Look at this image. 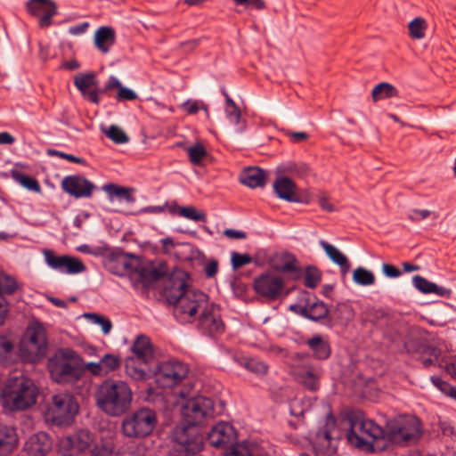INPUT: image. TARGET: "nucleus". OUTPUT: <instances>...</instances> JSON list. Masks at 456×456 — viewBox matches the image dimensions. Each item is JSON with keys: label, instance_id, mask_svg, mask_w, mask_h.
<instances>
[{"label": "nucleus", "instance_id": "16", "mask_svg": "<svg viewBox=\"0 0 456 456\" xmlns=\"http://www.w3.org/2000/svg\"><path fill=\"white\" fill-rule=\"evenodd\" d=\"M45 258L47 265L61 273L77 274L86 271L85 264L77 257L68 255L55 256L53 251L46 250Z\"/></svg>", "mask_w": 456, "mask_h": 456}, {"label": "nucleus", "instance_id": "3", "mask_svg": "<svg viewBox=\"0 0 456 456\" xmlns=\"http://www.w3.org/2000/svg\"><path fill=\"white\" fill-rule=\"evenodd\" d=\"M348 421L350 428L346 433V438L351 444L358 448H372L374 441L387 439L386 431L370 419L350 416Z\"/></svg>", "mask_w": 456, "mask_h": 456}, {"label": "nucleus", "instance_id": "41", "mask_svg": "<svg viewBox=\"0 0 456 456\" xmlns=\"http://www.w3.org/2000/svg\"><path fill=\"white\" fill-rule=\"evenodd\" d=\"M103 372L106 375L117 370L121 366V358L119 355L106 354L101 358Z\"/></svg>", "mask_w": 456, "mask_h": 456}, {"label": "nucleus", "instance_id": "54", "mask_svg": "<svg viewBox=\"0 0 456 456\" xmlns=\"http://www.w3.org/2000/svg\"><path fill=\"white\" fill-rule=\"evenodd\" d=\"M183 108L191 115L196 114L199 110H203L208 116V106L202 102L188 100L183 104Z\"/></svg>", "mask_w": 456, "mask_h": 456}, {"label": "nucleus", "instance_id": "19", "mask_svg": "<svg viewBox=\"0 0 456 456\" xmlns=\"http://www.w3.org/2000/svg\"><path fill=\"white\" fill-rule=\"evenodd\" d=\"M189 290L187 289L185 273L180 272L172 274L165 281L163 295L167 301L175 307L182 297Z\"/></svg>", "mask_w": 456, "mask_h": 456}, {"label": "nucleus", "instance_id": "5", "mask_svg": "<svg viewBox=\"0 0 456 456\" xmlns=\"http://www.w3.org/2000/svg\"><path fill=\"white\" fill-rule=\"evenodd\" d=\"M77 357L70 348L59 350L48 361V370L52 379L57 383H69L80 379L81 369L70 361Z\"/></svg>", "mask_w": 456, "mask_h": 456}, {"label": "nucleus", "instance_id": "7", "mask_svg": "<svg viewBox=\"0 0 456 456\" xmlns=\"http://www.w3.org/2000/svg\"><path fill=\"white\" fill-rule=\"evenodd\" d=\"M158 422L156 412L149 408H140L122 420V432L130 438H143L150 436Z\"/></svg>", "mask_w": 456, "mask_h": 456}, {"label": "nucleus", "instance_id": "40", "mask_svg": "<svg viewBox=\"0 0 456 456\" xmlns=\"http://www.w3.org/2000/svg\"><path fill=\"white\" fill-rule=\"evenodd\" d=\"M353 281L361 286H370L374 284L375 276L370 271L357 267L353 273Z\"/></svg>", "mask_w": 456, "mask_h": 456}, {"label": "nucleus", "instance_id": "4", "mask_svg": "<svg viewBox=\"0 0 456 456\" xmlns=\"http://www.w3.org/2000/svg\"><path fill=\"white\" fill-rule=\"evenodd\" d=\"M47 352L46 331L40 323L29 325L20 343V355L28 362H37L45 357Z\"/></svg>", "mask_w": 456, "mask_h": 456}, {"label": "nucleus", "instance_id": "31", "mask_svg": "<svg viewBox=\"0 0 456 456\" xmlns=\"http://www.w3.org/2000/svg\"><path fill=\"white\" fill-rule=\"evenodd\" d=\"M258 447L253 443L243 441L232 443L225 451L224 456H256Z\"/></svg>", "mask_w": 456, "mask_h": 456}, {"label": "nucleus", "instance_id": "21", "mask_svg": "<svg viewBox=\"0 0 456 456\" xmlns=\"http://www.w3.org/2000/svg\"><path fill=\"white\" fill-rule=\"evenodd\" d=\"M62 189L75 198H85L92 195L94 185L80 175H69L61 182Z\"/></svg>", "mask_w": 456, "mask_h": 456}, {"label": "nucleus", "instance_id": "35", "mask_svg": "<svg viewBox=\"0 0 456 456\" xmlns=\"http://www.w3.org/2000/svg\"><path fill=\"white\" fill-rule=\"evenodd\" d=\"M428 29V23L425 19L421 17L414 18L408 24V34L409 37L413 40L423 39L426 36Z\"/></svg>", "mask_w": 456, "mask_h": 456}, {"label": "nucleus", "instance_id": "14", "mask_svg": "<svg viewBox=\"0 0 456 456\" xmlns=\"http://www.w3.org/2000/svg\"><path fill=\"white\" fill-rule=\"evenodd\" d=\"M140 265L139 258L123 251H113L104 259L105 268L118 276L133 274Z\"/></svg>", "mask_w": 456, "mask_h": 456}, {"label": "nucleus", "instance_id": "22", "mask_svg": "<svg viewBox=\"0 0 456 456\" xmlns=\"http://www.w3.org/2000/svg\"><path fill=\"white\" fill-rule=\"evenodd\" d=\"M75 86L81 92L82 95L90 102L99 103V91L97 81L94 73H79L74 77Z\"/></svg>", "mask_w": 456, "mask_h": 456}, {"label": "nucleus", "instance_id": "25", "mask_svg": "<svg viewBox=\"0 0 456 456\" xmlns=\"http://www.w3.org/2000/svg\"><path fill=\"white\" fill-rule=\"evenodd\" d=\"M273 190L276 195L289 202H300V199L297 196V185L289 178L286 176L278 177L273 183Z\"/></svg>", "mask_w": 456, "mask_h": 456}, {"label": "nucleus", "instance_id": "45", "mask_svg": "<svg viewBox=\"0 0 456 456\" xmlns=\"http://www.w3.org/2000/svg\"><path fill=\"white\" fill-rule=\"evenodd\" d=\"M104 134L115 143L122 144L128 142L129 138L126 133L117 126H110L108 129L104 130Z\"/></svg>", "mask_w": 456, "mask_h": 456}, {"label": "nucleus", "instance_id": "38", "mask_svg": "<svg viewBox=\"0 0 456 456\" xmlns=\"http://www.w3.org/2000/svg\"><path fill=\"white\" fill-rule=\"evenodd\" d=\"M104 191L110 196H117L120 199H124L128 203L134 202L135 200L132 195V192L134 191V188H126L110 183L104 186Z\"/></svg>", "mask_w": 456, "mask_h": 456}, {"label": "nucleus", "instance_id": "8", "mask_svg": "<svg viewBox=\"0 0 456 456\" xmlns=\"http://www.w3.org/2000/svg\"><path fill=\"white\" fill-rule=\"evenodd\" d=\"M78 410V403L72 395L60 393L52 397L47 415L58 426L69 425L74 420Z\"/></svg>", "mask_w": 456, "mask_h": 456}, {"label": "nucleus", "instance_id": "11", "mask_svg": "<svg viewBox=\"0 0 456 456\" xmlns=\"http://www.w3.org/2000/svg\"><path fill=\"white\" fill-rule=\"evenodd\" d=\"M214 413V403L210 398L196 396L189 399L182 408V416L187 426L200 424Z\"/></svg>", "mask_w": 456, "mask_h": 456}, {"label": "nucleus", "instance_id": "28", "mask_svg": "<svg viewBox=\"0 0 456 456\" xmlns=\"http://www.w3.org/2000/svg\"><path fill=\"white\" fill-rule=\"evenodd\" d=\"M18 444V436L12 427L0 425V454L12 452Z\"/></svg>", "mask_w": 456, "mask_h": 456}, {"label": "nucleus", "instance_id": "23", "mask_svg": "<svg viewBox=\"0 0 456 456\" xmlns=\"http://www.w3.org/2000/svg\"><path fill=\"white\" fill-rule=\"evenodd\" d=\"M51 449L52 440L45 432L31 436L24 445V451L28 456H45Z\"/></svg>", "mask_w": 456, "mask_h": 456}, {"label": "nucleus", "instance_id": "53", "mask_svg": "<svg viewBox=\"0 0 456 456\" xmlns=\"http://www.w3.org/2000/svg\"><path fill=\"white\" fill-rule=\"evenodd\" d=\"M13 349L12 343L4 336H0V363H6Z\"/></svg>", "mask_w": 456, "mask_h": 456}, {"label": "nucleus", "instance_id": "34", "mask_svg": "<svg viewBox=\"0 0 456 456\" xmlns=\"http://www.w3.org/2000/svg\"><path fill=\"white\" fill-rule=\"evenodd\" d=\"M71 447L79 452L86 451L93 442V435L89 430H78L74 436L68 438Z\"/></svg>", "mask_w": 456, "mask_h": 456}, {"label": "nucleus", "instance_id": "46", "mask_svg": "<svg viewBox=\"0 0 456 456\" xmlns=\"http://www.w3.org/2000/svg\"><path fill=\"white\" fill-rule=\"evenodd\" d=\"M243 366L249 371L256 374V375H264L268 370V366L262 361L250 358L245 360Z\"/></svg>", "mask_w": 456, "mask_h": 456}, {"label": "nucleus", "instance_id": "26", "mask_svg": "<svg viewBox=\"0 0 456 456\" xmlns=\"http://www.w3.org/2000/svg\"><path fill=\"white\" fill-rule=\"evenodd\" d=\"M116 42L115 31L110 27H101L94 34V44L98 50L107 53Z\"/></svg>", "mask_w": 456, "mask_h": 456}, {"label": "nucleus", "instance_id": "64", "mask_svg": "<svg viewBox=\"0 0 456 456\" xmlns=\"http://www.w3.org/2000/svg\"><path fill=\"white\" fill-rule=\"evenodd\" d=\"M218 271V262L215 259L210 260L204 267V273L207 277H214Z\"/></svg>", "mask_w": 456, "mask_h": 456}, {"label": "nucleus", "instance_id": "6", "mask_svg": "<svg viewBox=\"0 0 456 456\" xmlns=\"http://www.w3.org/2000/svg\"><path fill=\"white\" fill-rule=\"evenodd\" d=\"M420 435V422L415 416H399L387 423V440L394 444L406 445L417 441Z\"/></svg>", "mask_w": 456, "mask_h": 456}, {"label": "nucleus", "instance_id": "9", "mask_svg": "<svg viewBox=\"0 0 456 456\" xmlns=\"http://www.w3.org/2000/svg\"><path fill=\"white\" fill-rule=\"evenodd\" d=\"M291 374L294 379L311 391H316L320 387L321 369L310 364L305 354L297 353L291 356Z\"/></svg>", "mask_w": 456, "mask_h": 456}, {"label": "nucleus", "instance_id": "42", "mask_svg": "<svg viewBox=\"0 0 456 456\" xmlns=\"http://www.w3.org/2000/svg\"><path fill=\"white\" fill-rule=\"evenodd\" d=\"M190 161L193 165H200L203 159L207 156V151L203 144L197 142L186 149Z\"/></svg>", "mask_w": 456, "mask_h": 456}, {"label": "nucleus", "instance_id": "43", "mask_svg": "<svg viewBox=\"0 0 456 456\" xmlns=\"http://www.w3.org/2000/svg\"><path fill=\"white\" fill-rule=\"evenodd\" d=\"M16 281L12 277L7 275L3 271H0V296L3 297L4 294H13L16 291Z\"/></svg>", "mask_w": 456, "mask_h": 456}, {"label": "nucleus", "instance_id": "27", "mask_svg": "<svg viewBox=\"0 0 456 456\" xmlns=\"http://www.w3.org/2000/svg\"><path fill=\"white\" fill-rule=\"evenodd\" d=\"M265 172L258 167H248L241 173L240 181L248 187H263L265 184Z\"/></svg>", "mask_w": 456, "mask_h": 456}, {"label": "nucleus", "instance_id": "55", "mask_svg": "<svg viewBox=\"0 0 456 456\" xmlns=\"http://www.w3.org/2000/svg\"><path fill=\"white\" fill-rule=\"evenodd\" d=\"M251 262V257L248 254H240L233 252L232 254V265L234 269H238L243 265H246Z\"/></svg>", "mask_w": 456, "mask_h": 456}, {"label": "nucleus", "instance_id": "44", "mask_svg": "<svg viewBox=\"0 0 456 456\" xmlns=\"http://www.w3.org/2000/svg\"><path fill=\"white\" fill-rule=\"evenodd\" d=\"M178 214L185 217L187 219L195 221V222H205L206 221V214L204 212H199L194 207L187 206L181 207L178 208Z\"/></svg>", "mask_w": 456, "mask_h": 456}, {"label": "nucleus", "instance_id": "10", "mask_svg": "<svg viewBox=\"0 0 456 456\" xmlns=\"http://www.w3.org/2000/svg\"><path fill=\"white\" fill-rule=\"evenodd\" d=\"M209 305L207 294L200 290L190 289L174 307V314L181 321L189 322L191 318L199 316L203 311H206Z\"/></svg>", "mask_w": 456, "mask_h": 456}, {"label": "nucleus", "instance_id": "61", "mask_svg": "<svg viewBox=\"0 0 456 456\" xmlns=\"http://www.w3.org/2000/svg\"><path fill=\"white\" fill-rule=\"evenodd\" d=\"M237 5L251 6L256 10H263L265 8L264 0H233Z\"/></svg>", "mask_w": 456, "mask_h": 456}, {"label": "nucleus", "instance_id": "59", "mask_svg": "<svg viewBox=\"0 0 456 456\" xmlns=\"http://www.w3.org/2000/svg\"><path fill=\"white\" fill-rule=\"evenodd\" d=\"M117 99L119 101H134L137 99V94L132 89L122 86L118 91Z\"/></svg>", "mask_w": 456, "mask_h": 456}, {"label": "nucleus", "instance_id": "51", "mask_svg": "<svg viewBox=\"0 0 456 456\" xmlns=\"http://www.w3.org/2000/svg\"><path fill=\"white\" fill-rule=\"evenodd\" d=\"M86 316L94 323L100 325L105 335L110 332L112 323L110 319L97 314H87Z\"/></svg>", "mask_w": 456, "mask_h": 456}, {"label": "nucleus", "instance_id": "18", "mask_svg": "<svg viewBox=\"0 0 456 456\" xmlns=\"http://www.w3.org/2000/svg\"><path fill=\"white\" fill-rule=\"evenodd\" d=\"M198 329L204 334L214 336L220 334L224 330V325L221 320L218 308L214 305H209V307L203 311L199 315Z\"/></svg>", "mask_w": 456, "mask_h": 456}, {"label": "nucleus", "instance_id": "33", "mask_svg": "<svg viewBox=\"0 0 456 456\" xmlns=\"http://www.w3.org/2000/svg\"><path fill=\"white\" fill-rule=\"evenodd\" d=\"M399 93L395 86L387 82H381L375 86L371 91V98L374 102L379 101L398 97Z\"/></svg>", "mask_w": 456, "mask_h": 456}, {"label": "nucleus", "instance_id": "62", "mask_svg": "<svg viewBox=\"0 0 456 456\" xmlns=\"http://www.w3.org/2000/svg\"><path fill=\"white\" fill-rule=\"evenodd\" d=\"M85 370L94 376H105L101 360L98 362H88L85 364Z\"/></svg>", "mask_w": 456, "mask_h": 456}, {"label": "nucleus", "instance_id": "13", "mask_svg": "<svg viewBox=\"0 0 456 456\" xmlns=\"http://www.w3.org/2000/svg\"><path fill=\"white\" fill-rule=\"evenodd\" d=\"M188 366L178 360L161 362L158 365L157 381L163 387H175L182 383L188 376Z\"/></svg>", "mask_w": 456, "mask_h": 456}, {"label": "nucleus", "instance_id": "49", "mask_svg": "<svg viewBox=\"0 0 456 456\" xmlns=\"http://www.w3.org/2000/svg\"><path fill=\"white\" fill-rule=\"evenodd\" d=\"M431 381L443 394L456 399V387L436 376L431 377Z\"/></svg>", "mask_w": 456, "mask_h": 456}, {"label": "nucleus", "instance_id": "47", "mask_svg": "<svg viewBox=\"0 0 456 456\" xmlns=\"http://www.w3.org/2000/svg\"><path fill=\"white\" fill-rule=\"evenodd\" d=\"M281 172L286 174L296 175L297 176H304L308 173V167L305 164H297V163H287L285 165L281 166Z\"/></svg>", "mask_w": 456, "mask_h": 456}, {"label": "nucleus", "instance_id": "32", "mask_svg": "<svg viewBox=\"0 0 456 456\" xmlns=\"http://www.w3.org/2000/svg\"><path fill=\"white\" fill-rule=\"evenodd\" d=\"M307 346L314 353V356L319 360H326L330 355V346L328 341L321 336H315L306 341Z\"/></svg>", "mask_w": 456, "mask_h": 456}, {"label": "nucleus", "instance_id": "60", "mask_svg": "<svg viewBox=\"0 0 456 456\" xmlns=\"http://www.w3.org/2000/svg\"><path fill=\"white\" fill-rule=\"evenodd\" d=\"M318 203L322 209L327 212L335 211V207L330 202L327 193L321 192L318 196Z\"/></svg>", "mask_w": 456, "mask_h": 456}, {"label": "nucleus", "instance_id": "29", "mask_svg": "<svg viewBox=\"0 0 456 456\" xmlns=\"http://www.w3.org/2000/svg\"><path fill=\"white\" fill-rule=\"evenodd\" d=\"M126 373L134 380H144L150 376L149 364L127 357L125 361Z\"/></svg>", "mask_w": 456, "mask_h": 456}, {"label": "nucleus", "instance_id": "58", "mask_svg": "<svg viewBox=\"0 0 456 456\" xmlns=\"http://www.w3.org/2000/svg\"><path fill=\"white\" fill-rule=\"evenodd\" d=\"M336 427V418L331 414H328L324 427V436L328 441L332 439V430Z\"/></svg>", "mask_w": 456, "mask_h": 456}, {"label": "nucleus", "instance_id": "15", "mask_svg": "<svg viewBox=\"0 0 456 456\" xmlns=\"http://www.w3.org/2000/svg\"><path fill=\"white\" fill-rule=\"evenodd\" d=\"M269 265L274 271L289 275L292 281L302 279L303 269L296 256L288 251L274 253L269 259Z\"/></svg>", "mask_w": 456, "mask_h": 456}, {"label": "nucleus", "instance_id": "2", "mask_svg": "<svg viewBox=\"0 0 456 456\" xmlns=\"http://www.w3.org/2000/svg\"><path fill=\"white\" fill-rule=\"evenodd\" d=\"M38 390L34 382L23 375L9 378L2 390L3 406L12 411H25L37 403Z\"/></svg>", "mask_w": 456, "mask_h": 456}, {"label": "nucleus", "instance_id": "1", "mask_svg": "<svg viewBox=\"0 0 456 456\" xmlns=\"http://www.w3.org/2000/svg\"><path fill=\"white\" fill-rule=\"evenodd\" d=\"M133 393L129 386L121 380L103 381L95 395L97 406L110 416H120L131 406Z\"/></svg>", "mask_w": 456, "mask_h": 456}, {"label": "nucleus", "instance_id": "24", "mask_svg": "<svg viewBox=\"0 0 456 456\" xmlns=\"http://www.w3.org/2000/svg\"><path fill=\"white\" fill-rule=\"evenodd\" d=\"M133 355L130 358L139 360L142 364H151L154 358L153 346L150 338L140 335L132 346Z\"/></svg>", "mask_w": 456, "mask_h": 456}, {"label": "nucleus", "instance_id": "50", "mask_svg": "<svg viewBox=\"0 0 456 456\" xmlns=\"http://www.w3.org/2000/svg\"><path fill=\"white\" fill-rule=\"evenodd\" d=\"M335 315L343 322H349L354 318L353 308L346 303H339L334 310Z\"/></svg>", "mask_w": 456, "mask_h": 456}, {"label": "nucleus", "instance_id": "57", "mask_svg": "<svg viewBox=\"0 0 456 456\" xmlns=\"http://www.w3.org/2000/svg\"><path fill=\"white\" fill-rule=\"evenodd\" d=\"M47 154L50 155V156H58L61 159H67L69 161H71V162H74V163H77V164H84L85 163V160L81 158H77L74 155H71V154H67V153H64V152H61V151H58L56 150H53V149H49L47 150Z\"/></svg>", "mask_w": 456, "mask_h": 456}, {"label": "nucleus", "instance_id": "48", "mask_svg": "<svg viewBox=\"0 0 456 456\" xmlns=\"http://www.w3.org/2000/svg\"><path fill=\"white\" fill-rule=\"evenodd\" d=\"M13 177L25 188L37 192L40 191L39 183L34 177L20 173H14Z\"/></svg>", "mask_w": 456, "mask_h": 456}, {"label": "nucleus", "instance_id": "56", "mask_svg": "<svg viewBox=\"0 0 456 456\" xmlns=\"http://www.w3.org/2000/svg\"><path fill=\"white\" fill-rule=\"evenodd\" d=\"M431 215L434 216V218L437 217V216L435 213H432L429 210L413 209L411 211V213L409 215V219H411L412 222H419L421 220L428 218Z\"/></svg>", "mask_w": 456, "mask_h": 456}, {"label": "nucleus", "instance_id": "17", "mask_svg": "<svg viewBox=\"0 0 456 456\" xmlns=\"http://www.w3.org/2000/svg\"><path fill=\"white\" fill-rule=\"evenodd\" d=\"M26 9L30 15L39 18L41 28L49 27L52 18L57 13V5L53 0H28Z\"/></svg>", "mask_w": 456, "mask_h": 456}, {"label": "nucleus", "instance_id": "37", "mask_svg": "<svg viewBox=\"0 0 456 456\" xmlns=\"http://www.w3.org/2000/svg\"><path fill=\"white\" fill-rule=\"evenodd\" d=\"M322 272L314 265H308L303 270L304 285L309 289L316 288L322 281Z\"/></svg>", "mask_w": 456, "mask_h": 456}, {"label": "nucleus", "instance_id": "36", "mask_svg": "<svg viewBox=\"0 0 456 456\" xmlns=\"http://www.w3.org/2000/svg\"><path fill=\"white\" fill-rule=\"evenodd\" d=\"M329 309L323 302H314L312 305L305 307L302 314L314 321H319L327 316Z\"/></svg>", "mask_w": 456, "mask_h": 456}, {"label": "nucleus", "instance_id": "20", "mask_svg": "<svg viewBox=\"0 0 456 456\" xmlns=\"http://www.w3.org/2000/svg\"><path fill=\"white\" fill-rule=\"evenodd\" d=\"M236 440V431L229 423L220 422L208 434V443L216 448L226 450Z\"/></svg>", "mask_w": 456, "mask_h": 456}, {"label": "nucleus", "instance_id": "30", "mask_svg": "<svg viewBox=\"0 0 456 456\" xmlns=\"http://www.w3.org/2000/svg\"><path fill=\"white\" fill-rule=\"evenodd\" d=\"M133 274L137 275L138 281L144 288L150 287L153 282L159 281L165 275V272L153 266L138 267Z\"/></svg>", "mask_w": 456, "mask_h": 456}, {"label": "nucleus", "instance_id": "12", "mask_svg": "<svg viewBox=\"0 0 456 456\" xmlns=\"http://www.w3.org/2000/svg\"><path fill=\"white\" fill-rule=\"evenodd\" d=\"M254 289L256 294L269 301H275L289 294L283 277L272 273H265L256 277L254 280Z\"/></svg>", "mask_w": 456, "mask_h": 456}, {"label": "nucleus", "instance_id": "52", "mask_svg": "<svg viewBox=\"0 0 456 456\" xmlns=\"http://www.w3.org/2000/svg\"><path fill=\"white\" fill-rule=\"evenodd\" d=\"M412 282L416 289L425 294L432 293L433 289L436 288V283L431 282L419 275L414 276L412 278Z\"/></svg>", "mask_w": 456, "mask_h": 456}, {"label": "nucleus", "instance_id": "63", "mask_svg": "<svg viewBox=\"0 0 456 456\" xmlns=\"http://www.w3.org/2000/svg\"><path fill=\"white\" fill-rule=\"evenodd\" d=\"M226 113L230 121L233 124H238L240 119V110L236 106V104H232V107L226 109Z\"/></svg>", "mask_w": 456, "mask_h": 456}, {"label": "nucleus", "instance_id": "39", "mask_svg": "<svg viewBox=\"0 0 456 456\" xmlns=\"http://www.w3.org/2000/svg\"><path fill=\"white\" fill-rule=\"evenodd\" d=\"M320 245L322 246L327 256L330 257V259L336 265H342L343 264H346V260H347L348 258L336 247L324 240H321Z\"/></svg>", "mask_w": 456, "mask_h": 456}]
</instances>
